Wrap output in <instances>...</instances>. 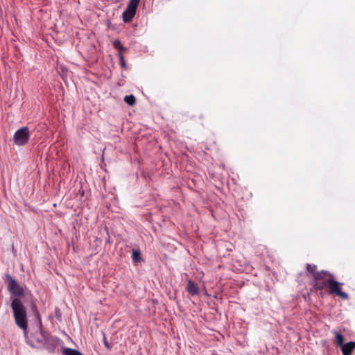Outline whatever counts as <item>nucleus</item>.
I'll use <instances>...</instances> for the list:
<instances>
[{
    "label": "nucleus",
    "mask_w": 355,
    "mask_h": 355,
    "mask_svg": "<svg viewBox=\"0 0 355 355\" xmlns=\"http://www.w3.org/2000/svg\"><path fill=\"white\" fill-rule=\"evenodd\" d=\"M12 309L17 325L24 330V335L30 344L35 347H40L44 345L46 338L42 332L37 333L35 335L28 337L27 335V320L26 309L19 300L15 298L12 300Z\"/></svg>",
    "instance_id": "obj_1"
},
{
    "label": "nucleus",
    "mask_w": 355,
    "mask_h": 355,
    "mask_svg": "<svg viewBox=\"0 0 355 355\" xmlns=\"http://www.w3.org/2000/svg\"><path fill=\"white\" fill-rule=\"evenodd\" d=\"M29 139V130L26 127L19 129L14 135V143L21 146L26 144Z\"/></svg>",
    "instance_id": "obj_2"
},
{
    "label": "nucleus",
    "mask_w": 355,
    "mask_h": 355,
    "mask_svg": "<svg viewBox=\"0 0 355 355\" xmlns=\"http://www.w3.org/2000/svg\"><path fill=\"white\" fill-rule=\"evenodd\" d=\"M140 0H130L126 10L123 13V19L125 22L130 21L136 13Z\"/></svg>",
    "instance_id": "obj_3"
},
{
    "label": "nucleus",
    "mask_w": 355,
    "mask_h": 355,
    "mask_svg": "<svg viewBox=\"0 0 355 355\" xmlns=\"http://www.w3.org/2000/svg\"><path fill=\"white\" fill-rule=\"evenodd\" d=\"M327 283L329 287V292L331 293H335L340 297L343 299H347L348 295L344 292H343L340 288V283L334 281V279L329 278L327 280Z\"/></svg>",
    "instance_id": "obj_4"
},
{
    "label": "nucleus",
    "mask_w": 355,
    "mask_h": 355,
    "mask_svg": "<svg viewBox=\"0 0 355 355\" xmlns=\"http://www.w3.org/2000/svg\"><path fill=\"white\" fill-rule=\"evenodd\" d=\"M8 288L10 293L15 296H21L24 294L23 288L12 277H8Z\"/></svg>",
    "instance_id": "obj_5"
},
{
    "label": "nucleus",
    "mask_w": 355,
    "mask_h": 355,
    "mask_svg": "<svg viewBox=\"0 0 355 355\" xmlns=\"http://www.w3.org/2000/svg\"><path fill=\"white\" fill-rule=\"evenodd\" d=\"M355 348V343L354 342H349L346 344H344L341 347V349L343 355H351L352 351Z\"/></svg>",
    "instance_id": "obj_6"
},
{
    "label": "nucleus",
    "mask_w": 355,
    "mask_h": 355,
    "mask_svg": "<svg viewBox=\"0 0 355 355\" xmlns=\"http://www.w3.org/2000/svg\"><path fill=\"white\" fill-rule=\"evenodd\" d=\"M187 291L191 295H197L199 292L197 285L191 280H189L187 282Z\"/></svg>",
    "instance_id": "obj_7"
},
{
    "label": "nucleus",
    "mask_w": 355,
    "mask_h": 355,
    "mask_svg": "<svg viewBox=\"0 0 355 355\" xmlns=\"http://www.w3.org/2000/svg\"><path fill=\"white\" fill-rule=\"evenodd\" d=\"M324 276L331 277V275L327 271H322L314 273V278L317 280L322 279Z\"/></svg>",
    "instance_id": "obj_8"
},
{
    "label": "nucleus",
    "mask_w": 355,
    "mask_h": 355,
    "mask_svg": "<svg viewBox=\"0 0 355 355\" xmlns=\"http://www.w3.org/2000/svg\"><path fill=\"white\" fill-rule=\"evenodd\" d=\"M334 335H335V337H336V343L342 347L344 344V338L343 336V335H341L340 333L337 332V331H335L334 332Z\"/></svg>",
    "instance_id": "obj_9"
},
{
    "label": "nucleus",
    "mask_w": 355,
    "mask_h": 355,
    "mask_svg": "<svg viewBox=\"0 0 355 355\" xmlns=\"http://www.w3.org/2000/svg\"><path fill=\"white\" fill-rule=\"evenodd\" d=\"M64 355H83L80 352L70 348L64 349Z\"/></svg>",
    "instance_id": "obj_10"
},
{
    "label": "nucleus",
    "mask_w": 355,
    "mask_h": 355,
    "mask_svg": "<svg viewBox=\"0 0 355 355\" xmlns=\"http://www.w3.org/2000/svg\"><path fill=\"white\" fill-rule=\"evenodd\" d=\"M124 101L130 105H133L136 102V99L133 95H128L125 96Z\"/></svg>",
    "instance_id": "obj_11"
},
{
    "label": "nucleus",
    "mask_w": 355,
    "mask_h": 355,
    "mask_svg": "<svg viewBox=\"0 0 355 355\" xmlns=\"http://www.w3.org/2000/svg\"><path fill=\"white\" fill-rule=\"evenodd\" d=\"M113 46L119 51V53H121V51L123 49V46L119 40H114L113 42Z\"/></svg>",
    "instance_id": "obj_12"
},
{
    "label": "nucleus",
    "mask_w": 355,
    "mask_h": 355,
    "mask_svg": "<svg viewBox=\"0 0 355 355\" xmlns=\"http://www.w3.org/2000/svg\"><path fill=\"white\" fill-rule=\"evenodd\" d=\"M132 258L134 261L137 262L139 259V258H140L139 253L138 252H137V251H134L132 252Z\"/></svg>",
    "instance_id": "obj_13"
},
{
    "label": "nucleus",
    "mask_w": 355,
    "mask_h": 355,
    "mask_svg": "<svg viewBox=\"0 0 355 355\" xmlns=\"http://www.w3.org/2000/svg\"><path fill=\"white\" fill-rule=\"evenodd\" d=\"M306 269L309 272H313L315 271V270L316 269V266L311 265V264H307Z\"/></svg>",
    "instance_id": "obj_14"
},
{
    "label": "nucleus",
    "mask_w": 355,
    "mask_h": 355,
    "mask_svg": "<svg viewBox=\"0 0 355 355\" xmlns=\"http://www.w3.org/2000/svg\"><path fill=\"white\" fill-rule=\"evenodd\" d=\"M119 57L120 59L121 66L123 67H124L125 66V64L124 58H123V55L121 54V53H119Z\"/></svg>",
    "instance_id": "obj_15"
},
{
    "label": "nucleus",
    "mask_w": 355,
    "mask_h": 355,
    "mask_svg": "<svg viewBox=\"0 0 355 355\" xmlns=\"http://www.w3.org/2000/svg\"><path fill=\"white\" fill-rule=\"evenodd\" d=\"M103 343L106 348L110 349L111 348V346L109 345V343L107 342L106 339L104 338Z\"/></svg>",
    "instance_id": "obj_16"
}]
</instances>
